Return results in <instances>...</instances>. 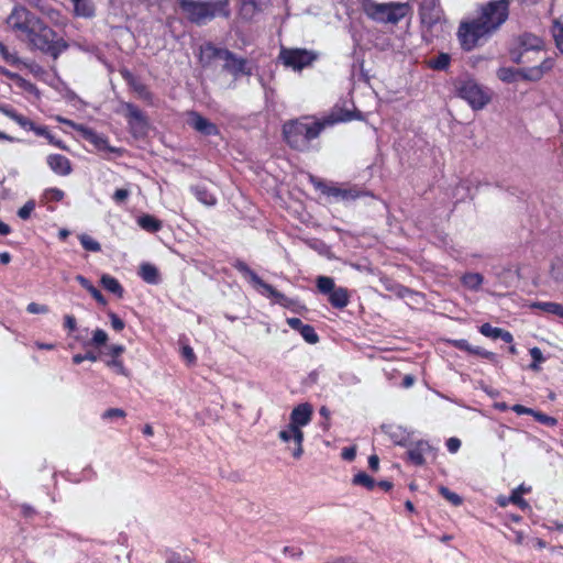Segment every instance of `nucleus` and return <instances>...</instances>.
Segmentation results:
<instances>
[{"mask_svg":"<svg viewBox=\"0 0 563 563\" xmlns=\"http://www.w3.org/2000/svg\"><path fill=\"white\" fill-rule=\"evenodd\" d=\"M222 60L223 68L234 78L252 75V67L249 62L243 57H239L229 49L227 52H222Z\"/></svg>","mask_w":563,"mask_h":563,"instance_id":"obj_15","label":"nucleus"},{"mask_svg":"<svg viewBox=\"0 0 563 563\" xmlns=\"http://www.w3.org/2000/svg\"><path fill=\"white\" fill-rule=\"evenodd\" d=\"M316 187L320 189L322 194L341 201H352L365 195L357 186H328L319 181L316 184Z\"/></svg>","mask_w":563,"mask_h":563,"instance_id":"obj_14","label":"nucleus"},{"mask_svg":"<svg viewBox=\"0 0 563 563\" xmlns=\"http://www.w3.org/2000/svg\"><path fill=\"white\" fill-rule=\"evenodd\" d=\"M408 4L399 2L368 3L365 12L374 21L396 24L408 13Z\"/></svg>","mask_w":563,"mask_h":563,"instance_id":"obj_8","label":"nucleus"},{"mask_svg":"<svg viewBox=\"0 0 563 563\" xmlns=\"http://www.w3.org/2000/svg\"><path fill=\"white\" fill-rule=\"evenodd\" d=\"M24 2L34 9H37L42 14L46 15L51 20H55L58 16V11L51 8L43 0H24Z\"/></svg>","mask_w":563,"mask_h":563,"instance_id":"obj_34","label":"nucleus"},{"mask_svg":"<svg viewBox=\"0 0 563 563\" xmlns=\"http://www.w3.org/2000/svg\"><path fill=\"white\" fill-rule=\"evenodd\" d=\"M554 67V59L552 57H543L540 64L532 67L512 68V67H500L497 70V77L504 82L511 84L518 80V78L538 81L547 73Z\"/></svg>","mask_w":563,"mask_h":563,"instance_id":"obj_6","label":"nucleus"},{"mask_svg":"<svg viewBox=\"0 0 563 563\" xmlns=\"http://www.w3.org/2000/svg\"><path fill=\"white\" fill-rule=\"evenodd\" d=\"M108 316L110 319V323L115 331H122L124 329L125 323L121 318L118 317V314H115L114 312H109Z\"/></svg>","mask_w":563,"mask_h":563,"instance_id":"obj_55","label":"nucleus"},{"mask_svg":"<svg viewBox=\"0 0 563 563\" xmlns=\"http://www.w3.org/2000/svg\"><path fill=\"white\" fill-rule=\"evenodd\" d=\"M74 5L75 14L82 18H91L95 14L92 0H70Z\"/></svg>","mask_w":563,"mask_h":563,"instance_id":"obj_31","label":"nucleus"},{"mask_svg":"<svg viewBox=\"0 0 563 563\" xmlns=\"http://www.w3.org/2000/svg\"><path fill=\"white\" fill-rule=\"evenodd\" d=\"M454 88L457 97L474 111L484 109L492 100L490 89L470 76L457 78Z\"/></svg>","mask_w":563,"mask_h":563,"instance_id":"obj_5","label":"nucleus"},{"mask_svg":"<svg viewBox=\"0 0 563 563\" xmlns=\"http://www.w3.org/2000/svg\"><path fill=\"white\" fill-rule=\"evenodd\" d=\"M500 330H501V328H495V327H493L489 323H484V324H482L479 327V332L484 336H487V338H490V339H494V340L499 338Z\"/></svg>","mask_w":563,"mask_h":563,"instance_id":"obj_50","label":"nucleus"},{"mask_svg":"<svg viewBox=\"0 0 563 563\" xmlns=\"http://www.w3.org/2000/svg\"><path fill=\"white\" fill-rule=\"evenodd\" d=\"M129 195L130 191L128 189L120 188L114 191L112 198L117 203H122L123 201L126 200Z\"/></svg>","mask_w":563,"mask_h":563,"instance_id":"obj_60","label":"nucleus"},{"mask_svg":"<svg viewBox=\"0 0 563 563\" xmlns=\"http://www.w3.org/2000/svg\"><path fill=\"white\" fill-rule=\"evenodd\" d=\"M95 299L98 303L102 305V306H106L107 305V300L104 298V296L101 294V291L96 288L95 286L92 288L89 289L88 291Z\"/></svg>","mask_w":563,"mask_h":563,"instance_id":"obj_62","label":"nucleus"},{"mask_svg":"<svg viewBox=\"0 0 563 563\" xmlns=\"http://www.w3.org/2000/svg\"><path fill=\"white\" fill-rule=\"evenodd\" d=\"M550 277L553 283L563 286V254L551 261Z\"/></svg>","mask_w":563,"mask_h":563,"instance_id":"obj_32","label":"nucleus"},{"mask_svg":"<svg viewBox=\"0 0 563 563\" xmlns=\"http://www.w3.org/2000/svg\"><path fill=\"white\" fill-rule=\"evenodd\" d=\"M166 563H194L188 555H180L177 553L172 554Z\"/></svg>","mask_w":563,"mask_h":563,"instance_id":"obj_59","label":"nucleus"},{"mask_svg":"<svg viewBox=\"0 0 563 563\" xmlns=\"http://www.w3.org/2000/svg\"><path fill=\"white\" fill-rule=\"evenodd\" d=\"M431 445L427 441H418L407 451L408 460L417 466H421L426 462V455L431 452Z\"/></svg>","mask_w":563,"mask_h":563,"instance_id":"obj_23","label":"nucleus"},{"mask_svg":"<svg viewBox=\"0 0 563 563\" xmlns=\"http://www.w3.org/2000/svg\"><path fill=\"white\" fill-rule=\"evenodd\" d=\"M532 309H538L547 314H553L563 319V305L554 301H536L530 305Z\"/></svg>","mask_w":563,"mask_h":563,"instance_id":"obj_27","label":"nucleus"},{"mask_svg":"<svg viewBox=\"0 0 563 563\" xmlns=\"http://www.w3.org/2000/svg\"><path fill=\"white\" fill-rule=\"evenodd\" d=\"M282 63L294 70L300 71L312 64L317 56L313 52L305 48H286L282 46L279 52Z\"/></svg>","mask_w":563,"mask_h":563,"instance_id":"obj_12","label":"nucleus"},{"mask_svg":"<svg viewBox=\"0 0 563 563\" xmlns=\"http://www.w3.org/2000/svg\"><path fill=\"white\" fill-rule=\"evenodd\" d=\"M190 191L192 195L199 200L202 205L212 207L217 203L216 196L209 190L206 185L198 184L190 187Z\"/></svg>","mask_w":563,"mask_h":563,"instance_id":"obj_26","label":"nucleus"},{"mask_svg":"<svg viewBox=\"0 0 563 563\" xmlns=\"http://www.w3.org/2000/svg\"><path fill=\"white\" fill-rule=\"evenodd\" d=\"M484 282L479 273H467L462 277V284L471 290H478Z\"/></svg>","mask_w":563,"mask_h":563,"instance_id":"obj_36","label":"nucleus"},{"mask_svg":"<svg viewBox=\"0 0 563 563\" xmlns=\"http://www.w3.org/2000/svg\"><path fill=\"white\" fill-rule=\"evenodd\" d=\"M125 411L119 408H110L102 413L103 419L124 418Z\"/></svg>","mask_w":563,"mask_h":563,"instance_id":"obj_56","label":"nucleus"},{"mask_svg":"<svg viewBox=\"0 0 563 563\" xmlns=\"http://www.w3.org/2000/svg\"><path fill=\"white\" fill-rule=\"evenodd\" d=\"M439 492L452 505L459 506L462 504V498L457 494L451 492L449 488L441 486Z\"/></svg>","mask_w":563,"mask_h":563,"instance_id":"obj_49","label":"nucleus"},{"mask_svg":"<svg viewBox=\"0 0 563 563\" xmlns=\"http://www.w3.org/2000/svg\"><path fill=\"white\" fill-rule=\"evenodd\" d=\"M451 63V56L446 53H440L438 56L428 59L427 65L433 70H446Z\"/></svg>","mask_w":563,"mask_h":563,"instance_id":"obj_35","label":"nucleus"},{"mask_svg":"<svg viewBox=\"0 0 563 563\" xmlns=\"http://www.w3.org/2000/svg\"><path fill=\"white\" fill-rule=\"evenodd\" d=\"M351 119V113L346 112L343 117H331L323 122L307 120L289 121L283 126L284 139L291 148L300 152L308 151L310 142L320 135L327 124L350 121Z\"/></svg>","mask_w":563,"mask_h":563,"instance_id":"obj_2","label":"nucleus"},{"mask_svg":"<svg viewBox=\"0 0 563 563\" xmlns=\"http://www.w3.org/2000/svg\"><path fill=\"white\" fill-rule=\"evenodd\" d=\"M529 352L532 357V363L530 364V368L534 372H538L540 369V364L545 361V357L543 356L542 351L537 346L530 349Z\"/></svg>","mask_w":563,"mask_h":563,"instance_id":"obj_45","label":"nucleus"},{"mask_svg":"<svg viewBox=\"0 0 563 563\" xmlns=\"http://www.w3.org/2000/svg\"><path fill=\"white\" fill-rule=\"evenodd\" d=\"M178 3L186 18L198 25L206 24L217 16L230 15L229 0H178Z\"/></svg>","mask_w":563,"mask_h":563,"instance_id":"obj_3","label":"nucleus"},{"mask_svg":"<svg viewBox=\"0 0 563 563\" xmlns=\"http://www.w3.org/2000/svg\"><path fill=\"white\" fill-rule=\"evenodd\" d=\"M126 118L131 133L134 136H143L147 132L148 123L143 112L134 104L126 103Z\"/></svg>","mask_w":563,"mask_h":563,"instance_id":"obj_18","label":"nucleus"},{"mask_svg":"<svg viewBox=\"0 0 563 563\" xmlns=\"http://www.w3.org/2000/svg\"><path fill=\"white\" fill-rule=\"evenodd\" d=\"M124 346L121 344H113L109 347L111 357H119L124 352Z\"/></svg>","mask_w":563,"mask_h":563,"instance_id":"obj_64","label":"nucleus"},{"mask_svg":"<svg viewBox=\"0 0 563 563\" xmlns=\"http://www.w3.org/2000/svg\"><path fill=\"white\" fill-rule=\"evenodd\" d=\"M509 503L517 505L520 509L527 510L530 509V505L526 499L522 498V495L518 494V492H512L509 496Z\"/></svg>","mask_w":563,"mask_h":563,"instance_id":"obj_51","label":"nucleus"},{"mask_svg":"<svg viewBox=\"0 0 563 563\" xmlns=\"http://www.w3.org/2000/svg\"><path fill=\"white\" fill-rule=\"evenodd\" d=\"M303 340L310 344H314L319 341V335L317 334L313 327L310 324H305L301 327V330L299 331Z\"/></svg>","mask_w":563,"mask_h":563,"instance_id":"obj_44","label":"nucleus"},{"mask_svg":"<svg viewBox=\"0 0 563 563\" xmlns=\"http://www.w3.org/2000/svg\"><path fill=\"white\" fill-rule=\"evenodd\" d=\"M107 342H108V334H107V332L104 330H102V329H96L92 332L91 340L88 341V342H84L82 345L85 347L86 346L100 347V346L104 345Z\"/></svg>","mask_w":563,"mask_h":563,"instance_id":"obj_38","label":"nucleus"},{"mask_svg":"<svg viewBox=\"0 0 563 563\" xmlns=\"http://www.w3.org/2000/svg\"><path fill=\"white\" fill-rule=\"evenodd\" d=\"M181 356L190 364L195 363L196 362V355H195V352L192 350V347H190L189 345H185L183 346L181 349Z\"/></svg>","mask_w":563,"mask_h":563,"instance_id":"obj_58","label":"nucleus"},{"mask_svg":"<svg viewBox=\"0 0 563 563\" xmlns=\"http://www.w3.org/2000/svg\"><path fill=\"white\" fill-rule=\"evenodd\" d=\"M312 407L308 402L296 406L289 418V423L301 430V428L308 426L312 418Z\"/></svg>","mask_w":563,"mask_h":563,"instance_id":"obj_20","label":"nucleus"},{"mask_svg":"<svg viewBox=\"0 0 563 563\" xmlns=\"http://www.w3.org/2000/svg\"><path fill=\"white\" fill-rule=\"evenodd\" d=\"M46 163L51 170L58 176H68L71 172L70 161L60 154H51L46 158Z\"/></svg>","mask_w":563,"mask_h":563,"instance_id":"obj_22","label":"nucleus"},{"mask_svg":"<svg viewBox=\"0 0 563 563\" xmlns=\"http://www.w3.org/2000/svg\"><path fill=\"white\" fill-rule=\"evenodd\" d=\"M552 34L558 49L563 54V19L553 20Z\"/></svg>","mask_w":563,"mask_h":563,"instance_id":"obj_37","label":"nucleus"},{"mask_svg":"<svg viewBox=\"0 0 563 563\" xmlns=\"http://www.w3.org/2000/svg\"><path fill=\"white\" fill-rule=\"evenodd\" d=\"M137 224L150 233L158 232L162 229V222L151 214H143L137 218Z\"/></svg>","mask_w":563,"mask_h":563,"instance_id":"obj_33","label":"nucleus"},{"mask_svg":"<svg viewBox=\"0 0 563 563\" xmlns=\"http://www.w3.org/2000/svg\"><path fill=\"white\" fill-rule=\"evenodd\" d=\"M242 2V14L245 16H251L255 11L261 10L264 0H241Z\"/></svg>","mask_w":563,"mask_h":563,"instance_id":"obj_40","label":"nucleus"},{"mask_svg":"<svg viewBox=\"0 0 563 563\" xmlns=\"http://www.w3.org/2000/svg\"><path fill=\"white\" fill-rule=\"evenodd\" d=\"M106 364L108 367L112 368L119 375H129V372L125 368L123 361L119 357H111V360L107 361Z\"/></svg>","mask_w":563,"mask_h":563,"instance_id":"obj_46","label":"nucleus"},{"mask_svg":"<svg viewBox=\"0 0 563 563\" xmlns=\"http://www.w3.org/2000/svg\"><path fill=\"white\" fill-rule=\"evenodd\" d=\"M0 112L19 124L22 129L27 131H33L41 128V125H36L29 118L18 113L13 108L9 106H0Z\"/></svg>","mask_w":563,"mask_h":563,"instance_id":"obj_25","label":"nucleus"},{"mask_svg":"<svg viewBox=\"0 0 563 563\" xmlns=\"http://www.w3.org/2000/svg\"><path fill=\"white\" fill-rule=\"evenodd\" d=\"M544 51V43L531 33H525L517 38V44L510 49V59L518 64L532 63L531 58H526L529 54L540 55Z\"/></svg>","mask_w":563,"mask_h":563,"instance_id":"obj_9","label":"nucleus"},{"mask_svg":"<svg viewBox=\"0 0 563 563\" xmlns=\"http://www.w3.org/2000/svg\"><path fill=\"white\" fill-rule=\"evenodd\" d=\"M532 417L540 423L550 426V427H554L558 422L555 418L544 415L540 411H536V410H534V413L532 415Z\"/></svg>","mask_w":563,"mask_h":563,"instance_id":"obj_53","label":"nucleus"},{"mask_svg":"<svg viewBox=\"0 0 563 563\" xmlns=\"http://www.w3.org/2000/svg\"><path fill=\"white\" fill-rule=\"evenodd\" d=\"M510 409L512 411H515L517 415H530V416H532L534 413L533 409L525 407L522 405H514Z\"/></svg>","mask_w":563,"mask_h":563,"instance_id":"obj_63","label":"nucleus"},{"mask_svg":"<svg viewBox=\"0 0 563 563\" xmlns=\"http://www.w3.org/2000/svg\"><path fill=\"white\" fill-rule=\"evenodd\" d=\"M188 124L194 130L206 136L219 134L218 126L196 111H191L188 113Z\"/></svg>","mask_w":563,"mask_h":563,"instance_id":"obj_19","label":"nucleus"},{"mask_svg":"<svg viewBox=\"0 0 563 563\" xmlns=\"http://www.w3.org/2000/svg\"><path fill=\"white\" fill-rule=\"evenodd\" d=\"M0 55L10 65L20 66L22 59L15 53H11L8 47L0 42Z\"/></svg>","mask_w":563,"mask_h":563,"instance_id":"obj_42","label":"nucleus"},{"mask_svg":"<svg viewBox=\"0 0 563 563\" xmlns=\"http://www.w3.org/2000/svg\"><path fill=\"white\" fill-rule=\"evenodd\" d=\"M26 311L33 314H45L49 312V308L46 305L30 302L26 307Z\"/></svg>","mask_w":563,"mask_h":563,"instance_id":"obj_52","label":"nucleus"},{"mask_svg":"<svg viewBox=\"0 0 563 563\" xmlns=\"http://www.w3.org/2000/svg\"><path fill=\"white\" fill-rule=\"evenodd\" d=\"M100 283L109 292L115 295L119 298L123 297L124 289L117 278L112 277L111 275L103 274L101 276Z\"/></svg>","mask_w":563,"mask_h":563,"instance_id":"obj_30","label":"nucleus"},{"mask_svg":"<svg viewBox=\"0 0 563 563\" xmlns=\"http://www.w3.org/2000/svg\"><path fill=\"white\" fill-rule=\"evenodd\" d=\"M318 291L327 296L328 301L333 308L344 309L350 303L351 294L345 287H338L334 279L329 276H318L316 278Z\"/></svg>","mask_w":563,"mask_h":563,"instance_id":"obj_10","label":"nucleus"},{"mask_svg":"<svg viewBox=\"0 0 563 563\" xmlns=\"http://www.w3.org/2000/svg\"><path fill=\"white\" fill-rule=\"evenodd\" d=\"M448 343L457 350L465 351L470 354L478 355L489 361H495L496 358L495 353L489 352L479 346L471 345L465 339H452L449 340Z\"/></svg>","mask_w":563,"mask_h":563,"instance_id":"obj_21","label":"nucleus"},{"mask_svg":"<svg viewBox=\"0 0 563 563\" xmlns=\"http://www.w3.org/2000/svg\"><path fill=\"white\" fill-rule=\"evenodd\" d=\"M461 448V440L457 438H450L446 441V449L450 453H456Z\"/></svg>","mask_w":563,"mask_h":563,"instance_id":"obj_61","label":"nucleus"},{"mask_svg":"<svg viewBox=\"0 0 563 563\" xmlns=\"http://www.w3.org/2000/svg\"><path fill=\"white\" fill-rule=\"evenodd\" d=\"M41 20L31 13L25 7L16 4L7 19L9 27L19 37L25 38Z\"/></svg>","mask_w":563,"mask_h":563,"instance_id":"obj_11","label":"nucleus"},{"mask_svg":"<svg viewBox=\"0 0 563 563\" xmlns=\"http://www.w3.org/2000/svg\"><path fill=\"white\" fill-rule=\"evenodd\" d=\"M140 276L141 278L147 283V284H151V285H156L159 283V272L158 269L156 268V266L150 264V263H144L140 266Z\"/></svg>","mask_w":563,"mask_h":563,"instance_id":"obj_29","label":"nucleus"},{"mask_svg":"<svg viewBox=\"0 0 563 563\" xmlns=\"http://www.w3.org/2000/svg\"><path fill=\"white\" fill-rule=\"evenodd\" d=\"M35 134L37 136H43L45 137L49 144L58 147V148H62V150H65L66 146L64 144V142L62 140H58L56 139L49 131L46 126H43L41 125V128L36 129L35 130Z\"/></svg>","mask_w":563,"mask_h":563,"instance_id":"obj_41","label":"nucleus"},{"mask_svg":"<svg viewBox=\"0 0 563 563\" xmlns=\"http://www.w3.org/2000/svg\"><path fill=\"white\" fill-rule=\"evenodd\" d=\"M509 1L492 0L481 8L476 19L461 22L457 38L464 51L485 43L508 19Z\"/></svg>","mask_w":563,"mask_h":563,"instance_id":"obj_1","label":"nucleus"},{"mask_svg":"<svg viewBox=\"0 0 563 563\" xmlns=\"http://www.w3.org/2000/svg\"><path fill=\"white\" fill-rule=\"evenodd\" d=\"M65 192L59 188H47L45 189L43 197L46 201H60L63 200Z\"/></svg>","mask_w":563,"mask_h":563,"instance_id":"obj_47","label":"nucleus"},{"mask_svg":"<svg viewBox=\"0 0 563 563\" xmlns=\"http://www.w3.org/2000/svg\"><path fill=\"white\" fill-rule=\"evenodd\" d=\"M225 48H219L211 43H208L200 48V60L205 64H209L211 59L219 58L222 60V52H227Z\"/></svg>","mask_w":563,"mask_h":563,"instance_id":"obj_28","label":"nucleus"},{"mask_svg":"<svg viewBox=\"0 0 563 563\" xmlns=\"http://www.w3.org/2000/svg\"><path fill=\"white\" fill-rule=\"evenodd\" d=\"M384 433L396 444L408 445L410 433L401 426L388 424L382 427Z\"/></svg>","mask_w":563,"mask_h":563,"instance_id":"obj_24","label":"nucleus"},{"mask_svg":"<svg viewBox=\"0 0 563 563\" xmlns=\"http://www.w3.org/2000/svg\"><path fill=\"white\" fill-rule=\"evenodd\" d=\"M20 66L25 67L36 78H42L43 75L46 74L44 68L42 66H40L38 64L34 63V62H24V60H22Z\"/></svg>","mask_w":563,"mask_h":563,"instance_id":"obj_48","label":"nucleus"},{"mask_svg":"<svg viewBox=\"0 0 563 563\" xmlns=\"http://www.w3.org/2000/svg\"><path fill=\"white\" fill-rule=\"evenodd\" d=\"M79 241L81 246L87 251L99 252L101 250L100 243L87 234H81Z\"/></svg>","mask_w":563,"mask_h":563,"instance_id":"obj_43","label":"nucleus"},{"mask_svg":"<svg viewBox=\"0 0 563 563\" xmlns=\"http://www.w3.org/2000/svg\"><path fill=\"white\" fill-rule=\"evenodd\" d=\"M64 328L69 332H73L77 329V321L73 314L64 316Z\"/></svg>","mask_w":563,"mask_h":563,"instance_id":"obj_57","label":"nucleus"},{"mask_svg":"<svg viewBox=\"0 0 563 563\" xmlns=\"http://www.w3.org/2000/svg\"><path fill=\"white\" fill-rule=\"evenodd\" d=\"M352 482L354 485L363 486L368 490H373L376 487V481L365 472L357 473Z\"/></svg>","mask_w":563,"mask_h":563,"instance_id":"obj_39","label":"nucleus"},{"mask_svg":"<svg viewBox=\"0 0 563 563\" xmlns=\"http://www.w3.org/2000/svg\"><path fill=\"white\" fill-rule=\"evenodd\" d=\"M63 122L70 124L77 132H79V134L81 135V137L84 140L89 142L90 144H92L96 147V150H98L99 152L113 153L117 155L122 154L121 148L111 146L109 144L107 136H104L101 133L96 132L91 128H88L82 124H74L73 122H70L68 120H63Z\"/></svg>","mask_w":563,"mask_h":563,"instance_id":"obj_13","label":"nucleus"},{"mask_svg":"<svg viewBox=\"0 0 563 563\" xmlns=\"http://www.w3.org/2000/svg\"><path fill=\"white\" fill-rule=\"evenodd\" d=\"M29 44L56 59L67 47V43L42 21L24 38Z\"/></svg>","mask_w":563,"mask_h":563,"instance_id":"obj_4","label":"nucleus"},{"mask_svg":"<svg viewBox=\"0 0 563 563\" xmlns=\"http://www.w3.org/2000/svg\"><path fill=\"white\" fill-rule=\"evenodd\" d=\"M233 267L242 274L261 295L271 298L274 303L290 307L292 300L276 290L272 285L265 283L245 262L236 260L233 263Z\"/></svg>","mask_w":563,"mask_h":563,"instance_id":"obj_7","label":"nucleus"},{"mask_svg":"<svg viewBox=\"0 0 563 563\" xmlns=\"http://www.w3.org/2000/svg\"><path fill=\"white\" fill-rule=\"evenodd\" d=\"M278 438L285 443H292L294 445H289V450H291V454L295 459H300L303 454V432L302 430L294 427L288 423L284 429H282L278 433Z\"/></svg>","mask_w":563,"mask_h":563,"instance_id":"obj_16","label":"nucleus"},{"mask_svg":"<svg viewBox=\"0 0 563 563\" xmlns=\"http://www.w3.org/2000/svg\"><path fill=\"white\" fill-rule=\"evenodd\" d=\"M421 23L427 29H432L442 20V10L437 0H422L419 10Z\"/></svg>","mask_w":563,"mask_h":563,"instance_id":"obj_17","label":"nucleus"},{"mask_svg":"<svg viewBox=\"0 0 563 563\" xmlns=\"http://www.w3.org/2000/svg\"><path fill=\"white\" fill-rule=\"evenodd\" d=\"M35 208V202L33 200H30L27 201L23 207H21L19 210H18V216L23 219V220H26L30 218L32 211L34 210Z\"/></svg>","mask_w":563,"mask_h":563,"instance_id":"obj_54","label":"nucleus"}]
</instances>
